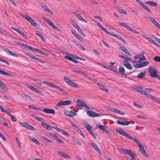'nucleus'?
<instances>
[{
  "label": "nucleus",
  "instance_id": "1",
  "mask_svg": "<svg viewBox=\"0 0 160 160\" xmlns=\"http://www.w3.org/2000/svg\"><path fill=\"white\" fill-rule=\"evenodd\" d=\"M20 15L22 17L25 18L33 27L37 28L38 29H40L41 27L40 25L37 24L35 21L30 16H28L27 15L23 14V13L20 14Z\"/></svg>",
  "mask_w": 160,
  "mask_h": 160
},
{
  "label": "nucleus",
  "instance_id": "2",
  "mask_svg": "<svg viewBox=\"0 0 160 160\" xmlns=\"http://www.w3.org/2000/svg\"><path fill=\"white\" fill-rule=\"evenodd\" d=\"M75 101L78 102L76 104V106L80 109H82L84 107L88 109H90V108L83 101L78 98H77Z\"/></svg>",
  "mask_w": 160,
  "mask_h": 160
},
{
  "label": "nucleus",
  "instance_id": "3",
  "mask_svg": "<svg viewBox=\"0 0 160 160\" xmlns=\"http://www.w3.org/2000/svg\"><path fill=\"white\" fill-rule=\"evenodd\" d=\"M148 72L152 78H157L158 76L160 75L158 74V71L154 67L150 66L148 68Z\"/></svg>",
  "mask_w": 160,
  "mask_h": 160
},
{
  "label": "nucleus",
  "instance_id": "4",
  "mask_svg": "<svg viewBox=\"0 0 160 160\" xmlns=\"http://www.w3.org/2000/svg\"><path fill=\"white\" fill-rule=\"evenodd\" d=\"M63 79L66 83L71 87L76 88H79V86L77 85V84L74 82L72 81L68 77H64L63 78Z\"/></svg>",
  "mask_w": 160,
  "mask_h": 160
},
{
  "label": "nucleus",
  "instance_id": "5",
  "mask_svg": "<svg viewBox=\"0 0 160 160\" xmlns=\"http://www.w3.org/2000/svg\"><path fill=\"white\" fill-rule=\"evenodd\" d=\"M43 83L49 86L50 87L56 88L61 92H63L64 91V90L62 88L59 87L58 85L54 84L51 82H48L46 81H43Z\"/></svg>",
  "mask_w": 160,
  "mask_h": 160
},
{
  "label": "nucleus",
  "instance_id": "6",
  "mask_svg": "<svg viewBox=\"0 0 160 160\" xmlns=\"http://www.w3.org/2000/svg\"><path fill=\"white\" fill-rule=\"evenodd\" d=\"M71 103V102L70 100H65L59 102L55 106V108L57 109L59 108L62 106H66L70 105Z\"/></svg>",
  "mask_w": 160,
  "mask_h": 160
},
{
  "label": "nucleus",
  "instance_id": "7",
  "mask_svg": "<svg viewBox=\"0 0 160 160\" xmlns=\"http://www.w3.org/2000/svg\"><path fill=\"white\" fill-rule=\"evenodd\" d=\"M118 24L122 26V27L125 28L128 30L136 34H139V32L136 31L135 30L133 29L131 27L129 26L126 25L125 23L119 22Z\"/></svg>",
  "mask_w": 160,
  "mask_h": 160
},
{
  "label": "nucleus",
  "instance_id": "8",
  "mask_svg": "<svg viewBox=\"0 0 160 160\" xmlns=\"http://www.w3.org/2000/svg\"><path fill=\"white\" fill-rule=\"evenodd\" d=\"M87 115L89 117L91 118H94L96 117L101 116L104 115L102 114H99L90 110H87Z\"/></svg>",
  "mask_w": 160,
  "mask_h": 160
},
{
  "label": "nucleus",
  "instance_id": "9",
  "mask_svg": "<svg viewBox=\"0 0 160 160\" xmlns=\"http://www.w3.org/2000/svg\"><path fill=\"white\" fill-rule=\"evenodd\" d=\"M20 124L21 125V127H25L26 128L28 129L31 130L32 131H35L36 130V129L35 128L31 126L27 122H25L23 123L20 122Z\"/></svg>",
  "mask_w": 160,
  "mask_h": 160
},
{
  "label": "nucleus",
  "instance_id": "10",
  "mask_svg": "<svg viewBox=\"0 0 160 160\" xmlns=\"http://www.w3.org/2000/svg\"><path fill=\"white\" fill-rule=\"evenodd\" d=\"M117 123L118 124L126 126L128 125L130 123V122L125 119H120L117 121Z\"/></svg>",
  "mask_w": 160,
  "mask_h": 160
},
{
  "label": "nucleus",
  "instance_id": "11",
  "mask_svg": "<svg viewBox=\"0 0 160 160\" xmlns=\"http://www.w3.org/2000/svg\"><path fill=\"white\" fill-rule=\"evenodd\" d=\"M119 151L121 153H123L125 154L129 155L130 156L134 154L131 150L124 149L120 148L119 149Z\"/></svg>",
  "mask_w": 160,
  "mask_h": 160
},
{
  "label": "nucleus",
  "instance_id": "12",
  "mask_svg": "<svg viewBox=\"0 0 160 160\" xmlns=\"http://www.w3.org/2000/svg\"><path fill=\"white\" fill-rule=\"evenodd\" d=\"M64 113L66 116L70 117H73L76 114L74 110L70 111L65 110L64 111Z\"/></svg>",
  "mask_w": 160,
  "mask_h": 160
},
{
  "label": "nucleus",
  "instance_id": "13",
  "mask_svg": "<svg viewBox=\"0 0 160 160\" xmlns=\"http://www.w3.org/2000/svg\"><path fill=\"white\" fill-rule=\"evenodd\" d=\"M42 126L43 128L48 130H51L52 128L55 129V128H57L56 127H55L54 126H52L51 125L45 123L43 122H42Z\"/></svg>",
  "mask_w": 160,
  "mask_h": 160
},
{
  "label": "nucleus",
  "instance_id": "14",
  "mask_svg": "<svg viewBox=\"0 0 160 160\" xmlns=\"http://www.w3.org/2000/svg\"><path fill=\"white\" fill-rule=\"evenodd\" d=\"M11 28L13 30L16 31L18 33L20 34L22 37L24 38L28 39V38L27 36L25 34V33L21 30L19 29L18 28L11 27Z\"/></svg>",
  "mask_w": 160,
  "mask_h": 160
},
{
  "label": "nucleus",
  "instance_id": "15",
  "mask_svg": "<svg viewBox=\"0 0 160 160\" xmlns=\"http://www.w3.org/2000/svg\"><path fill=\"white\" fill-rule=\"evenodd\" d=\"M26 86L29 89H30L31 90H32L33 91H34L37 93H38L42 95V92L40 90H39L38 89V88L34 87L32 86H30L29 85H28V84H26Z\"/></svg>",
  "mask_w": 160,
  "mask_h": 160
},
{
  "label": "nucleus",
  "instance_id": "16",
  "mask_svg": "<svg viewBox=\"0 0 160 160\" xmlns=\"http://www.w3.org/2000/svg\"><path fill=\"white\" fill-rule=\"evenodd\" d=\"M118 132L120 134L124 136H125L130 139L132 140V138L130 136L128 133H126L122 129H120L118 131Z\"/></svg>",
  "mask_w": 160,
  "mask_h": 160
},
{
  "label": "nucleus",
  "instance_id": "17",
  "mask_svg": "<svg viewBox=\"0 0 160 160\" xmlns=\"http://www.w3.org/2000/svg\"><path fill=\"white\" fill-rule=\"evenodd\" d=\"M85 128L89 132V133L95 139H96V138L92 130V127L90 126L88 124H87L85 126Z\"/></svg>",
  "mask_w": 160,
  "mask_h": 160
},
{
  "label": "nucleus",
  "instance_id": "18",
  "mask_svg": "<svg viewBox=\"0 0 160 160\" xmlns=\"http://www.w3.org/2000/svg\"><path fill=\"white\" fill-rule=\"evenodd\" d=\"M55 129L68 137H70V135L67 132L65 131L62 129L57 127L55 128Z\"/></svg>",
  "mask_w": 160,
  "mask_h": 160
},
{
  "label": "nucleus",
  "instance_id": "19",
  "mask_svg": "<svg viewBox=\"0 0 160 160\" xmlns=\"http://www.w3.org/2000/svg\"><path fill=\"white\" fill-rule=\"evenodd\" d=\"M26 55L30 57L31 58L33 59L36 61H38L42 63H44V62L42 60L39 59L38 58H37L35 56L32 55L30 53L26 54Z\"/></svg>",
  "mask_w": 160,
  "mask_h": 160
},
{
  "label": "nucleus",
  "instance_id": "20",
  "mask_svg": "<svg viewBox=\"0 0 160 160\" xmlns=\"http://www.w3.org/2000/svg\"><path fill=\"white\" fill-rule=\"evenodd\" d=\"M57 153L62 157L65 158H71V157L68 155L61 151H58L57 152Z\"/></svg>",
  "mask_w": 160,
  "mask_h": 160
},
{
  "label": "nucleus",
  "instance_id": "21",
  "mask_svg": "<svg viewBox=\"0 0 160 160\" xmlns=\"http://www.w3.org/2000/svg\"><path fill=\"white\" fill-rule=\"evenodd\" d=\"M95 83L98 86V88H100L101 90L107 92H108V90L105 87L104 85L96 82H95Z\"/></svg>",
  "mask_w": 160,
  "mask_h": 160
},
{
  "label": "nucleus",
  "instance_id": "22",
  "mask_svg": "<svg viewBox=\"0 0 160 160\" xmlns=\"http://www.w3.org/2000/svg\"><path fill=\"white\" fill-rule=\"evenodd\" d=\"M148 18H149L152 23L160 30V25L154 20L153 18L149 16Z\"/></svg>",
  "mask_w": 160,
  "mask_h": 160
},
{
  "label": "nucleus",
  "instance_id": "23",
  "mask_svg": "<svg viewBox=\"0 0 160 160\" xmlns=\"http://www.w3.org/2000/svg\"><path fill=\"white\" fill-rule=\"evenodd\" d=\"M4 50L7 53H8V55H11L15 57H18V56L16 54L10 51L7 48H4Z\"/></svg>",
  "mask_w": 160,
  "mask_h": 160
},
{
  "label": "nucleus",
  "instance_id": "24",
  "mask_svg": "<svg viewBox=\"0 0 160 160\" xmlns=\"http://www.w3.org/2000/svg\"><path fill=\"white\" fill-rule=\"evenodd\" d=\"M91 145L93 148L97 151V152L99 154L101 155L102 153L101 151L95 142H92L91 144Z\"/></svg>",
  "mask_w": 160,
  "mask_h": 160
},
{
  "label": "nucleus",
  "instance_id": "25",
  "mask_svg": "<svg viewBox=\"0 0 160 160\" xmlns=\"http://www.w3.org/2000/svg\"><path fill=\"white\" fill-rule=\"evenodd\" d=\"M0 88L2 90L7 91L8 90V88L3 82L0 80Z\"/></svg>",
  "mask_w": 160,
  "mask_h": 160
},
{
  "label": "nucleus",
  "instance_id": "26",
  "mask_svg": "<svg viewBox=\"0 0 160 160\" xmlns=\"http://www.w3.org/2000/svg\"><path fill=\"white\" fill-rule=\"evenodd\" d=\"M98 127L100 128V130L105 132L108 133H109L110 132L109 131H108L107 129H106V127L105 126H104L102 125H97Z\"/></svg>",
  "mask_w": 160,
  "mask_h": 160
},
{
  "label": "nucleus",
  "instance_id": "27",
  "mask_svg": "<svg viewBox=\"0 0 160 160\" xmlns=\"http://www.w3.org/2000/svg\"><path fill=\"white\" fill-rule=\"evenodd\" d=\"M43 111L47 113L50 114H55V111L54 110L52 109H49L48 108H44Z\"/></svg>",
  "mask_w": 160,
  "mask_h": 160
},
{
  "label": "nucleus",
  "instance_id": "28",
  "mask_svg": "<svg viewBox=\"0 0 160 160\" xmlns=\"http://www.w3.org/2000/svg\"><path fill=\"white\" fill-rule=\"evenodd\" d=\"M133 90H135L141 94H143L144 89L141 87L133 88Z\"/></svg>",
  "mask_w": 160,
  "mask_h": 160
},
{
  "label": "nucleus",
  "instance_id": "29",
  "mask_svg": "<svg viewBox=\"0 0 160 160\" xmlns=\"http://www.w3.org/2000/svg\"><path fill=\"white\" fill-rule=\"evenodd\" d=\"M125 70L124 68L120 66L119 68V71L118 73L120 74L121 75L127 76L128 75L124 73Z\"/></svg>",
  "mask_w": 160,
  "mask_h": 160
},
{
  "label": "nucleus",
  "instance_id": "30",
  "mask_svg": "<svg viewBox=\"0 0 160 160\" xmlns=\"http://www.w3.org/2000/svg\"><path fill=\"white\" fill-rule=\"evenodd\" d=\"M72 33L75 37L78 39L79 41L81 42H83V38H81L80 36L76 33L74 31L72 30L71 31Z\"/></svg>",
  "mask_w": 160,
  "mask_h": 160
},
{
  "label": "nucleus",
  "instance_id": "31",
  "mask_svg": "<svg viewBox=\"0 0 160 160\" xmlns=\"http://www.w3.org/2000/svg\"><path fill=\"white\" fill-rule=\"evenodd\" d=\"M111 111L120 115H123L124 114V113L121 111L114 108H112Z\"/></svg>",
  "mask_w": 160,
  "mask_h": 160
},
{
  "label": "nucleus",
  "instance_id": "32",
  "mask_svg": "<svg viewBox=\"0 0 160 160\" xmlns=\"http://www.w3.org/2000/svg\"><path fill=\"white\" fill-rule=\"evenodd\" d=\"M28 139L31 140L33 142H34L37 145H40V144L39 142L37 140V139L34 138L31 136H29L28 137Z\"/></svg>",
  "mask_w": 160,
  "mask_h": 160
},
{
  "label": "nucleus",
  "instance_id": "33",
  "mask_svg": "<svg viewBox=\"0 0 160 160\" xmlns=\"http://www.w3.org/2000/svg\"><path fill=\"white\" fill-rule=\"evenodd\" d=\"M153 91V89L152 88H146L145 90H143V95H147L148 93H150Z\"/></svg>",
  "mask_w": 160,
  "mask_h": 160
},
{
  "label": "nucleus",
  "instance_id": "34",
  "mask_svg": "<svg viewBox=\"0 0 160 160\" xmlns=\"http://www.w3.org/2000/svg\"><path fill=\"white\" fill-rule=\"evenodd\" d=\"M145 74L146 72L145 71L142 72H139L137 75V77L140 79L143 78L145 77Z\"/></svg>",
  "mask_w": 160,
  "mask_h": 160
},
{
  "label": "nucleus",
  "instance_id": "35",
  "mask_svg": "<svg viewBox=\"0 0 160 160\" xmlns=\"http://www.w3.org/2000/svg\"><path fill=\"white\" fill-rule=\"evenodd\" d=\"M145 3L148 5H150L153 7L156 6L158 5L157 3L152 1L146 2Z\"/></svg>",
  "mask_w": 160,
  "mask_h": 160
},
{
  "label": "nucleus",
  "instance_id": "36",
  "mask_svg": "<svg viewBox=\"0 0 160 160\" xmlns=\"http://www.w3.org/2000/svg\"><path fill=\"white\" fill-rule=\"evenodd\" d=\"M140 152L145 157H146L147 158H148V154L147 153L145 150L144 148L143 149H141L139 150Z\"/></svg>",
  "mask_w": 160,
  "mask_h": 160
},
{
  "label": "nucleus",
  "instance_id": "37",
  "mask_svg": "<svg viewBox=\"0 0 160 160\" xmlns=\"http://www.w3.org/2000/svg\"><path fill=\"white\" fill-rule=\"evenodd\" d=\"M140 56L141 57H139V59L137 61V62H140L142 61H144L146 60V58L144 55V53H143L141 54H140Z\"/></svg>",
  "mask_w": 160,
  "mask_h": 160
},
{
  "label": "nucleus",
  "instance_id": "38",
  "mask_svg": "<svg viewBox=\"0 0 160 160\" xmlns=\"http://www.w3.org/2000/svg\"><path fill=\"white\" fill-rule=\"evenodd\" d=\"M71 70L72 72H75V73H78L82 74L85 77H88V76H87V75L85 74L83 72H82V71H80L77 70L73 69H72Z\"/></svg>",
  "mask_w": 160,
  "mask_h": 160
},
{
  "label": "nucleus",
  "instance_id": "39",
  "mask_svg": "<svg viewBox=\"0 0 160 160\" xmlns=\"http://www.w3.org/2000/svg\"><path fill=\"white\" fill-rule=\"evenodd\" d=\"M76 16L77 18L80 20L86 23L87 22V21L85 19H84V18H82L80 14L77 13L76 14Z\"/></svg>",
  "mask_w": 160,
  "mask_h": 160
},
{
  "label": "nucleus",
  "instance_id": "40",
  "mask_svg": "<svg viewBox=\"0 0 160 160\" xmlns=\"http://www.w3.org/2000/svg\"><path fill=\"white\" fill-rule=\"evenodd\" d=\"M96 23L97 24L98 26L103 31L105 32H106L107 30L99 22H98Z\"/></svg>",
  "mask_w": 160,
  "mask_h": 160
},
{
  "label": "nucleus",
  "instance_id": "41",
  "mask_svg": "<svg viewBox=\"0 0 160 160\" xmlns=\"http://www.w3.org/2000/svg\"><path fill=\"white\" fill-rule=\"evenodd\" d=\"M105 32L108 35H110L111 36H114V37H116V38L117 37L118 35H119V34L116 33L114 32H112V33L110 32L109 31H108V30H107V31H106V32Z\"/></svg>",
  "mask_w": 160,
  "mask_h": 160
},
{
  "label": "nucleus",
  "instance_id": "42",
  "mask_svg": "<svg viewBox=\"0 0 160 160\" xmlns=\"http://www.w3.org/2000/svg\"><path fill=\"white\" fill-rule=\"evenodd\" d=\"M31 116H32L35 119L38 121H41L42 120H43V119L42 118L32 114L31 115Z\"/></svg>",
  "mask_w": 160,
  "mask_h": 160
},
{
  "label": "nucleus",
  "instance_id": "43",
  "mask_svg": "<svg viewBox=\"0 0 160 160\" xmlns=\"http://www.w3.org/2000/svg\"><path fill=\"white\" fill-rule=\"evenodd\" d=\"M75 129L82 136L83 138H84V134L81 130H80L78 127H76V128H75Z\"/></svg>",
  "mask_w": 160,
  "mask_h": 160
},
{
  "label": "nucleus",
  "instance_id": "44",
  "mask_svg": "<svg viewBox=\"0 0 160 160\" xmlns=\"http://www.w3.org/2000/svg\"><path fill=\"white\" fill-rule=\"evenodd\" d=\"M118 56L119 57L125 59V60H127L128 61H129L130 62L132 61V60L130 58L125 56H124L122 55H118Z\"/></svg>",
  "mask_w": 160,
  "mask_h": 160
},
{
  "label": "nucleus",
  "instance_id": "45",
  "mask_svg": "<svg viewBox=\"0 0 160 160\" xmlns=\"http://www.w3.org/2000/svg\"><path fill=\"white\" fill-rule=\"evenodd\" d=\"M118 12L119 13H122V14H124L126 15L127 14V11L126 10H124V9H120V8H118Z\"/></svg>",
  "mask_w": 160,
  "mask_h": 160
},
{
  "label": "nucleus",
  "instance_id": "46",
  "mask_svg": "<svg viewBox=\"0 0 160 160\" xmlns=\"http://www.w3.org/2000/svg\"><path fill=\"white\" fill-rule=\"evenodd\" d=\"M0 74L4 75L6 76H11V75H10L9 73H8L3 71L2 70L0 69Z\"/></svg>",
  "mask_w": 160,
  "mask_h": 160
},
{
  "label": "nucleus",
  "instance_id": "47",
  "mask_svg": "<svg viewBox=\"0 0 160 160\" xmlns=\"http://www.w3.org/2000/svg\"><path fill=\"white\" fill-rule=\"evenodd\" d=\"M77 30H78V32L82 35L84 36V37L86 36L85 34L84 33L82 29L81 28L79 27L78 28H77Z\"/></svg>",
  "mask_w": 160,
  "mask_h": 160
},
{
  "label": "nucleus",
  "instance_id": "48",
  "mask_svg": "<svg viewBox=\"0 0 160 160\" xmlns=\"http://www.w3.org/2000/svg\"><path fill=\"white\" fill-rule=\"evenodd\" d=\"M118 39H119V40H120V41H122V42H123L124 43L126 44L127 43V42H126V41L124 40V39L123 38H122L121 36L120 35H119H119H118L117 37Z\"/></svg>",
  "mask_w": 160,
  "mask_h": 160
},
{
  "label": "nucleus",
  "instance_id": "49",
  "mask_svg": "<svg viewBox=\"0 0 160 160\" xmlns=\"http://www.w3.org/2000/svg\"><path fill=\"white\" fill-rule=\"evenodd\" d=\"M72 55L71 54H70L68 55H66L64 56V58L67 59L71 61L73 58L71 57Z\"/></svg>",
  "mask_w": 160,
  "mask_h": 160
},
{
  "label": "nucleus",
  "instance_id": "50",
  "mask_svg": "<svg viewBox=\"0 0 160 160\" xmlns=\"http://www.w3.org/2000/svg\"><path fill=\"white\" fill-rule=\"evenodd\" d=\"M142 67L146 66L149 64V62L147 61H144L141 62Z\"/></svg>",
  "mask_w": 160,
  "mask_h": 160
},
{
  "label": "nucleus",
  "instance_id": "51",
  "mask_svg": "<svg viewBox=\"0 0 160 160\" xmlns=\"http://www.w3.org/2000/svg\"><path fill=\"white\" fill-rule=\"evenodd\" d=\"M28 107L29 108H32L34 109H35V110H37L38 111H42V110L40 109V108H35V107H33V106H31V105H28Z\"/></svg>",
  "mask_w": 160,
  "mask_h": 160
},
{
  "label": "nucleus",
  "instance_id": "52",
  "mask_svg": "<svg viewBox=\"0 0 160 160\" xmlns=\"http://www.w3.org/2000/svg\"><path fill=\"white\" fill-rule=\"evenodd\" d=\"M42 8L44 10L46 11L48 9L47 6L44 3H42Z\"/></svg>",
  "mask_w": 160,
  "mask_h": 160
},
{
  "label": "nucleus",
  "instance_id": "53",
  "mask_svg": "<svg viewBox=\"0 0 160 160\" xmlns=\"http://www.w3.org/2000/svg\"><path fill=\"white\" fill-rule=\"evenodd\" d=\"M21 46L24 47V48H28L29 49H30V48L31 46H28V45L25 44L23 43H21Z\"/></svg>",
  "mask_w": 160,
  "mask_h": 160
},
{
  "label": "nucleus",
  "instance_id": "54",
  "mask_svg": "<svg viewBox=\"0 0 160 160\" xmlns=\"http://www.w3.org/2000/svg\"><path fill=\"white\" fill-rule=\"evenodd\" d=\"M42 139L45 140L46 142H52V141L48 139L47 138L45 137H43L42 138Z\"/></svg>",
  "mask_w": 160,
  "mask_h": 160
},
{
  "label": "nucleus",
  "instance_id": "55",
  "mask_svg": "<svg viewBox=\"0 0 160 160\" xmlns=\"http://www.w3.org/2000/svg\"><path fill=\"white\" fill-rule=\"evenodd\" d=\"M124 65L125 67L126 68L129 70H132V68L130 64H125Z\"/></svg>",
  "mask_w": 160,
  "mask_h": 160
},
{
  "label": "nucleus",
  "instance_id": "56",
  "mask_svg": "<svg viewBox=\"0 0 160 160\" xmlns=\"http://www.w3.org/2000/svg\"><path fill=\"white\" fill-rule=\"evenodd\" d=\"M38 53H39V54H42V55H45L46 56H48V54H46V53H45L44 52L42 51L41 50H40L39 49H38V51H37V52Z\"/></svg>",
  "mask_w": 160,
  "mask_h": 160
},
{
  "label": "nucleus",
  "instance_id": "57",
  "mask_svg": "<svg viewBox=\"0 0 160 160\" xmlns=\"http://www.w3.org/2000/svg\"><path fill=\"white\" fill-rule=\"evenodd\" d=\"M49 134L50 136L54 138L55 140H56V139L58 138V136L54 133H49Z\"/></svg>",
  "mask_w": 160,
  "mask_h": 160
},
{
  "label": "nucleus",
  "instance_id": "58",
  "mask_svg": "<svg viewBox=\"0 0 160 160\" xmlns=\"http://www.w3.org/2000/svg\"><path fill=\"white\" fill-rule=\"evenodd\" d=\"M16 141H17V142L19 146V148H21V142L19 140L18 138V137H17L16 138Z\"/></svg>",
  "mask_w": 160,
  "mask_h": 160
},
{
  "label": "nucleus",
  "instance_id": "59",
  "mask_svg": "<svg viewBox=\"0 0 160 160\" xmlns=\"http://www.w3.org/2000/svg\"><path fill=\"white\" fill-rule=\"evenodd\" d=\"M150 42L156 45V46L160 47V46L153 39H151L150 40Z\"/></svg>",
  "mask_w": 160,
  "mask_h": 160
},
{
  "label": "nucleus",
  "instance_id": "60",
  "mask_svg": "<svg viewBox=\"0 0 160 160\" xmlns=\"http://www.w3.org/2000/svg\"><path fill=\"white\" fill-rule=\"evenodd\" d=\"M143 8L144 9H145V10H146L147 12H151V10H150V9L149 8H148L147 6L146 5H145L143 7Z\"/></svg>",
  "mask_w": 160,
  "mask_h": 160
},
{
  "label": "nucleus",
  "instance_id": "61",
  "mask_svg": "<svg viewBox=\"0 0 160 160\" xmlns=\"http://www.w3.org/2000/svg\"><path fill=\"white\" fill-rule=\"evenodd\" d=\"M134 67L136 68H142L141 62L139 63H136L134 65Z\"/></svg>",
  "mask_w": 160,
  "mask_h": 160
},
{
  "label": "nucleus",
  "instance_id": "62",
  "mask_svg": "<svg viewBox=\"0 0 160 160\" xmlns=\"http://www.w3.org/2000/svg\"><path fill=\"white\" fill-rule=\"evenodd\" d=\"M154 60L156 62H160V57L159 56H156L154 57Z\"/></svg>",
  "mask_w": 160,
  "mask_h": 160
},
{
  "label": "nucleus",
  "instance_id": "63",
  "mask_svg": "<svg viewBox=\"0 0 160 160\" xmlns=\"http://www.w3.org/2000/svg\"><path fill=\"white\" fill-rule=\"evenodd\" d=\"M47 23L52 28L53 26L54 25L50 20H49L48 21V22H47Z\"/></svg>",
  "mask_w": 160,
  "mask_h": 160
},
{
  "label": "nucleus",
  "instance_id": "64",
  "mask_svg": "<svg viewBox=\"0 0 160 160\" xmlns=\"http://www.w3.org/2000/svg\"><path fill=\"white\" fill-rule=\"evenodd\" d=\"M123 52L129 56H132L131 54L129 52L128 50L126 49L125 50H124Z\"/></svg>",
  "mask_w": 160,
  "mask_h": 160
}]
</instances>
